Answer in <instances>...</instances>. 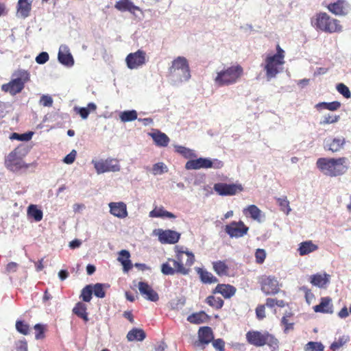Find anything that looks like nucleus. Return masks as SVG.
Listing matches in <instances>:
<instances>
[{
    "label": "nucleus",
    "instance_id": "obj_1",
    "mask_svg": "<svg viewBox=\"0 0 351 351\" xmlns=\"http://www.w3.org/2000/svg\"><path fill=\"white\" fill-rule=\"evenodd\" d=\"M176 258L172 259L174 268L171 267L168 263L161 265V271L165 275H173L176 273L182 275H188L190 272V267L195 262V256L192 252L183 246H176Z\"/></svg>",
    "mask_w": 351,
    "mask_h": 351
},
{
    "label": "nucleus",
    "instance_id": "obj_2",
    "mask_svg": "<svg viewBox=\"0 0 351 351\" xmlns=\"http://www.w3.org/2000/svg\"><path fill=\"white\" fill-rule=\"evenodd\" d=\"M316 166L324 175L337 177L346 173L349 168V160L346 157L319 158Z\"/></svg>",
    "mask_w": 351,
    "mask_h": 351
},
{
    "label": "nucleus",
    "instance_id": "obj_3",
    "mask_svg": "<svg viewBox=\"0 0 351 351\" xmlns=\"http://www.w3.org/2000/svg\"><path fill=\"white\" fill-rule=\"evenodd\" d=\"M168 73L174 84L187 82L191 78V71L187 59L184 56L175 58L171 62Z\"/></svg>",
    "mask_w": 351,
    "mask_h": 351
},
{
    "label": "nucleus",
    "instance_id": "obj_4",
    "mask_svg": "<svg viewBox=\"0 0 351 351\" xmlns=\"http://www.w3.org/2000/svg\"><path fill=\"white\" fill-rule=\"evenodd\" d=\"M243 74V67L238 64H233L217 71L214 82L219 87L233 85L239 81Z\"/></svg>",
    "mask_w": 351,
    "mask_h": 351
},
{
    "label": "nucleus",
    "instance_id": "obj_5",
    "mask_svg": "<svg viewBox=\"0 0 351 351\" xmlns=\"http://www.w3.org/2000/svg\"><path fill=\"white\" fill-rule=\"evenodd\" d=\"M246 339L249 343L255 346L267 345L271 351H276L279 348L278 340L267 331L263 332L258 330L248 331L246 333Z\"/></svg>",
    "mask_w": 351,
    "mask_h": 351
},
{
    "label": "nucleus",
    "instance_id": "obj_6",
    "mask_svg": "<svg viewBox=\"0 0 351 351\" xmlns=\"http://www.w3.org/2000/svg\"><path fill=\"white\" fill-rule=\"evenodd\" d=\"M12 77L10 82L1 86V90L14 96L22 91L25 83L29 80L30 74L26 70L19 69L12 73Z\"/></svg>",
    "mask_w": 351,
    "mask_h": 351
},
{
    "label": "nucleus",
    "instance_id": "obj_7",
    "mask_svg": "<svg viewBox=\"0 0 351 351\" xmlns=\"http://www.w3.org/2000/svg\"><path fill=\"white\" fill-rule=\"evenodd\" d=\"M313 24L317 29L326 33L332 34L342 31V26L340 25L339 21L330 17L325 12L317 14Z\"/></svg>",
    "mask_w": 351,
    "mask_h": 351
},
{
    "label": "nucleus",
    "instance_id": "obj_8",
    "mask_svg": "<svg viewBox=\"0 0 351 351\" xmlns=\"http://www.w3.org/2000/svg\"><path fill=\"white\" fill-rule=\"evenodd\" d=\"M284 51L278 46L277 53L267 56L265 60L264 69L266 71V77L268 81L276 77L280 72V66L285 63Z\"/></svg>",
    "mask_w": 351,
    "mask_h": 351
},
{
    "label": "nucleus",
    "instance_id": "obj_9",
    "mask_svg": "<svg viewBox=\"0 0 351 351\" xmlns=\"http://www.w3.org/2000/svg\"><path fill=\"white\" fill-rule=\"evenodd\" d=\"M223 166V162L217 158L210 159L208 158H199L195 160H189L185 165L187 170L213 168L215 169H221Z\"/></svg>",
    "mask_w": 351,
    "mask_h": 351
},
{
    "label": "nucleus",
    "instance_id": "obj_10",
    "mask_svg": "<svg viewBox=\"0 0 351 351\" xmlns=\"http://www.w3.org/2000/svg\"><path fill=\"white\" fill-rule=\"evenodd\" d=\"M91 163L94 165L97 174L106 172H117L121 169L119 161L114 158H108L105 160H92Z\"/></svg>",
    "mask_w": 351,
    "mask_h": 351
},
{
    "label": "nucleus",
    "instance_id": "obj_11",
    "mask_svg": "<svg viewBox=\"0 0 351 351\" xmlns=\"http://www.w3.org/2000/svg\"><path fill=\"white\" fill-rule=\"evenodd\" d=\"M5 165L10 171L14 173H18L23 169L25 170L29 168L31 164L25 163L21 158L18 156L17 150L14 149L7 156Z\"/></svg>",
    "mask_w": 351,
    "mask_h": 351
},
{
    "label": "nucleus",
    "instance_id": "obj_12",
    "mask_svg": "<svg viewBox=\"0 0 351 351\" xmlns=\"http://www.w3.org/2000/svg\"><path fill=\"white\" fill-rule=\"evenodd\" d=\"M214 191L221 196H232L243 190V186L239 183L227 184L217 182L213 186Z\"/></svg>",
    "mask_w": 351,
    "mask_h": 351
},
{
    "label": "nucleus",
    "instance_id": "obj_13",
    "mask_svg": "<svg viewBox=\"0 0 351 351\" xmlns=\"http://www.w3.org/2000/svg\"><path fill=\"white\" fill-rule=\"evenodd\" d=\"M125 62L130 69H137L146 63V53L143 50L138 49L134 53H129Z\"/></svg>",
    "mask_w": 351,
    "mask_h": 351
},
{
    "label": "nucleus",
    "instance_id": "obj_14",
    "mask_svg": "<svg viewBox=\"0 0 351 351\" xmlns=\"http://www.w3.org/2000/svg\"><path fill=\"white\" fill-rule=\"evenodd\" d=\"M261 290L265 295H275L280 291L279 283L276 278L269 276L262 278Z\"/></svg>",
    "mask_w": 351,
    "mask_h": 351
},
{
    "label": "nucleus",
    "instance_id": "obj_15",
    "mask_svg": "<svg viewBox=\"0 0 351 351\" xmlns=\"http://www.w3.org/2000/svg\"><path fill=\"white\" fill-rule=\"evenodd\" d=\"M328 10L336 16H345L351 10L350 4L346 0H337L327 5Z\"/></svg>",
    "mask_w": 351,
    "mask_h": 351
},
{
    "label": "nucleus",
    "instance_id": "obj_16",
    "mask_svg": "<svg viewBox=\"0 0 351 351\" xmlns=\"http://www.w3.org/2000/svg\"><path fill=\"white\" fill-rule=\"evenodd\" d=\"M225 231L232 238H239L247 233L248 227L241 221L239 222L233 221L226 226Z\"/></svg>",
    "mask_w": 351,
    "mask_h": 351
},
{
    "label": "nucleus",
    "instance_id": "obj_17",
    "mask_svg": "<svg viewBox=\"0 0 351 351\" xmlns=\"http://www.w3.org/2000/svg\"><path fill=\"white\" fill-rule=\"evenodd\" d=\"M154 232L158 236V240L161 243L174 244L180 238V234L175 230L157 229Z\"/></svg>",
    "mask_w": 351,
    "mask_h": 351
},
{
    "label": "nucleus",
    "instance_id": "obj_18",
    "mask_svg": "<svg viewBox=\"0 0 351 351\" xmlns=\"http://www.w3.org/2000/svg\"><path fill=\"white\" fill-rule=\"evenodd\" d=\"M346 144V138L342 136L328 137L324 141V149L336 153L343 149Z\"/></svg>",
    "mask_w": 351,
    "mask_h": 351
},
{
    "label": "nucleus",
    "instance_id": "obj_19",
    "mask_svg": "<svg viewBox=\"0 0 351 351\" xmlns=\"http://www.w3.org/2000/svg\"><path fill=\"white\" fill-rule=\"evenodd\" d=\"M58 60L62 65L71 67L74 65V59L66 45H61L58 54Z\"/></svg>",
    "mask_w": 351,
    "mask_h": 351
},
{
    "label": "nucleus",
    "instance_id": "obj_20",
    "mask_svg": "<svg viewBox=\"0 0 351 351\" xmlns=\"http://www.w3.org/2000/svg\"><path fill=\"white\" fill-rule=\"evenodd\" d=\"M199 342L196 343L197 346H201L204 348V345H208L214 339V335L212 329L208 326L201 327L198 331Z\"/></svg>",
    "mask_w": 351,
    "mask_h": 351
},
{
    "label": "nucleus",
    "instance_id": "obj_21",
    "mask_svg": "<svg viewBox=\"0 0 351 351\" xmlns=\"http://www.w3.org/2000/svg\"><path fill=\"white\" fill-rule=\"evenodd\" d=\"M141 294L147 300L157 302L159 300L158 294L147 282H139L138 285Z\"/></svg>",
    "mask_w": 351,
    "mask_h": 351
},
{
    "label": "nucleus",
    "instance_id": "obj_22",
    "mask_svg": "<svg viewBox=\"0 0 351 351\" xmlns=\"http://www.w3.org/2000/svg\"><path fill=\"white\" fill-rule=\"evenodd\" d=\"M110 213L119 219H124L128 216L127 206L123 202H110L108 204Z\"/></svg>",
    "mask_w": 351,
    "mask_h": 351
},
{
    "label": "nucleus",
    "instance_id": "obj_23",
    "mask_svg": "<svg viewBox=\"0 0 351 351\" xmlns=\"http://www.w3.org/2000/svg\"><path fill=\"white\" fill-rule=\"evenodd\" d=\"M332 300L329 297L321 298L319 304L313 306V310L316 313H332L333 306L331 303Z\"/></svg>",
    "mask_w": 351,
    "mask_h": 351
},
{
    "label": "nucleus",
    "instance_id": "obj_24",
    "mask_svg": "<svg viewBox=\"0 0 351 351\" xmlns=\"http://www.w3.org/2000/svg\"><path fill=\"white\" fill-rule=\"evenodd\" d=\"M114 8L121 12H130L132 14H134L136 10H140V8L130 0H119L116 2Z\"/></svg>",
    "mask_w": 351,
    "mask_h": 351
},
{
    "label": "nucleus",
    "instance_id": "obj_25",
    "mask_svg": "<svg viewBox=\"0 0 351 351\" xmlns=\"http://www.w3.org/2000/svg\"><path fill=\"white\" fill-rule=\"evenodd\" d=\"M149 135L152 136L155 144L158 147H167L170 141L168 136L159 130L149 133Z\"/></svg>",
    "mask_w": 351,
    "mask_h": 351
},
{
    "label": "nucleus",
    "instance_id": "obj_26",
    "mask_svg": "<svg viewBox=\"0 0 351 351\" xmlns=\"http://www.w3.org/2000/svg\"><path fill=\"white\" fill-rule=\"evenodd\" d=\"M318 249V246L313 243L312 241H306L299 245L298 251L300 256H304L315 252Z\"/></svg>",
    "mask_w": 351,
    "mask_h": 351
},
{
    "label": "nucleus",
    "instance_id": "obj_27",
    "mask_svg": "<svg viewBox=\"0 0 351 351\" xmlns=\"http://www.w3.org/2000/svg\"><path fill=\"white\" fill-rule=\"evenodd\" d=\"M197 273L199 274L201 281L204 284H213L218 282V279L214 276L210 272L199 267L195 268Z\"/></svg>",
    "mask_w": 351,
    "mask_h": 351
},
{
    "label": "nucleus",
    "instance_id": "obj_28",
    "mask_svg": "<svg viewBox=\"0 0 351 351\" xmlns=\"http://www.w3.org/2000/svg\"><path fill=\"white\" fill-rule=\"evenodd\" d=\"M235 292L236 289L230 285H218L215 289V293H221L225 298H231Z\"/></svg>",
    "mask_w": 351,
    "mask_h": 351
},
{
    "label": "nucleus",
    "instance_id": "obj_29",
    "mask_svg": "<svg viewBox=\"0 0 351 351\" xmlns=\"http://www.w3.org/2000/svg\"><path fill=\"white\" fill-rule=\"evenodd\" d=\"M149 217L152 218L156 217L169 219H175L176 217L173 213L165 210L163 207H156L154 210L149 212Z\"/></svg>",
    "mask_w": 351,
    "mask_h": 351
},
{
    "label": "nucleus",
    "instance_id": "obj_30",
    "mask_svg": "<svg viewBox=\"0 0 351 351\" xmlns=\"http://www.w3.org/2000/svg\"><path fill=\"white\" fill-rule=\"evenodd\" d=\"M328 274H317L311 276V283L317 287H324L329 282Z\"/></svg>",
    "mask_w": 351,
    "mask_h": 351
},
{
    "label": "nucleus",
    "instance_id": "obj_31",
    "mask_svg": "<svg viewBox=\"0 0 351 351\" xmlns=\"http://www.w3.org/2000/svg\"><path fill=\"white\" fill-rule=\"evenodd\" d=\"M146 337V334L143 330L140 328H132L127 334V339L129 341H142Z\"/></svg>",
    "mask_w": 351,
    "mask_h": 351
},
{
    "label": "nucleus",
    "instance_id": "obj_32",
    "mask_svg": "<svg viewBox=\"0 0 351 351\" xmlns=\"http://www.w3.org/2000/svg\"><path fill=\"white\" fill-rule=\"evenodd\" d=\"M130 254L128 250H122L119 252L118 261L121 262L123 266V270L128 271L132 268V263L130 260Z\"/></svg>",
    "mask_w": 351,
    "mask_h": 351
},
{
    "label": "nucleus",
    "instance_id": "obj_33",
    "mask_svg": "<svg viewBox=\"0 0 351 351\" xmlns=\"http://www.w3.org/2000/svg\"><path fill=\"white\" fill-rule=\"evenodd\" d=\"M86 305L81 302H77L73 309V313L84 319V322L88 321V313L86 312Z\"/></svg>",
    "mask_w": 351,
    "mask_h": 351
},
{
    "label": "nucleus",
    "instance_id": "obj_34",
    "mask_svg": "<svg viewBox=\"0 0 351 351\" xmlns=\"http://www.w3.org/2000/svg\"><path fill=\"white\" fill-rule=\"evenodd\" d=\"M243 213L246 216H250L254 220L258 221H261V210L256 205H250L246 208H244Z\"/></svg>",
    "mask_w": 351,
    "mask_h": 351
},
{
    "label": "nucleus",
    "instance_id": "obj_35",
    "mask_svg": "<svg viewBox=\"0 0 351 351\" xmlns=\"http://www.w3.org/2000/svg\"><path fill=\"white\" fill-rule=\"evenodd\" d=\"M213 268L218 276H227L228 274V266L225 261H218L213 262Z\"/></svg>",
    "mask_w": 351,
    "mask_h": 351
},
{
    "label": "nucleus",
    "instance_id": "obj_36",
    "mask_svg": "<svg viewBox=\"0 0 351 351\" xmlns=\"http://www.w3.org/2000/svg\"><path fill=\"white\" fill-rule=\"evenodd\" d=\"M32 9V5L29 2H23L17 4V14L22 19H25L29 16Z\"/></svg>",
    "mask_w": 351,
    "mask_h": 351
},
{
    "label": "nucleus",
    "instance_id": "obj_37",
    "mask_svg": "<svg viewBox=\"0 0 351 351\" xmlns=\"http://www.w3.org/2000/svg\"><path fill=\"white\" fill-rule=\"evenodd\" d=\"M27 215L38 222L42 220L43 213L40 209L37 208L36 205L31 204L27 208Z\"/></svg>",
    "mask_w": 351,
    "mask_h": 351
},
{
    "label": "nucleus",
    "instance_id": "obj_38",
    "mask_svg": "<svg viewBox=\"0 0 351 351\" xmlns=\"http://www.w3.org/2000/svg\"><path fill=\"white\" fill-rule=\"evenodd\" d=\"M137 112L135 110H124L119 114V118L123 123L137 119Z\"/></svg>",
    "mask_w": 351,
    "mask_h": 351
},
{
    "label": "nucleus",
    "instance_id": "obj_39",
    "mask_svg": "<svg viewBox=\"0 0 351 351\" xmlns=\"http://www.w3.org/2000/svg\"><path fill=\"white\" fill-rule=\"evenodd\" d=\"M174 147L176 152L182 155L185 158H192L196 157V154L193 149L182 145H175Z\"/></svg>",
    "mask_w": 351,
    "mask_h": 351
},
{
    "label": "nucleus",
    "instance_id": "obj_40",
    "mask_svg": "<svg viewBox=\"0 0 351 351\" xmlns=\"http://www.w3.org/2000/svg\"><path fill=\"white\" fill-rule=\"evenodd\" d=\"M206 317L207 315L204 312L201 311L190 315L187 317V321L192 324H199L203 323L206 319Z\"/></svg>",
    "mask_w": 351,
    "mask_h": 351
},
{
    "label": "nucleus",
    "instance_id": "obj_41",
    "mask_svg": "<svg viewBox=\"0 0 351 351\" xmlns=\"http://www.w3.org/2000/svg\"><path fill=\"white\" fill-rule=\"evenodd\" d=\"M206 301L209 306L216 309H220L223 305V300L220 297L209 295L206 298Z\"/></svg>",
    "mask_w": 351,
    "mask_h": 351
},
{
    "label": "nucleus",
    "instance_id": "obj_42",
    "mask_svg": "<svg viewBox=\"0 0 351 351\" xmlns=\"http://www.w3.org/2000/svg\"><path fill=\"white\" fill-rule=\"evenodd\" d=\"M340 119V116L337 114H325L319 121L321 125H325L327 124H332L338 122Z\"/></svg>",
    "mask_w": 351,
    "mask_h": 351
},
{
    "label": "nucleus",
    "instance_id": "obj_43",
    "mask_svg": "<svg viewBox=\"0 0 351 351\" xmlns=\"http://www.w3.org/2000/svg\"><path fill=\"white\" fill-rule=\"evenodd\" d=\"M324 346L318 341H309L304 347L305 351H324Z\"/></svg>",
    "mask_w": 351,
    "mask_h": 351
},
{
    "label": "nucleus",
    "instance_id": "obj_44",
    "mask_svg": "<svg viewBox=\"0 0 351 351\" xmlns=\"http://www.w3.org/2000/svg\"><path fill=\"white\" fill-rule=\"evenodd\" d=\"M93 295V285H86L84 288L82 289L80 297L82 298L83 301L86 302H88L90 301Z\"/></svg>",
    "mask_w": 351,
    "mask_h": 351
},
{
    "label": "nucleus",
    "instance_id": "obj_45",
    "mask_svg": "<svg viewBox=\"0 0 351 351\" xmlns=\"http://www.w3.org/2000/svg\"><path fill=\"white\" fill-rule=\"evenodd\" d=\"M104 287H109L107 285L96 283L93 286V293L94 295L99 298H104L106 295V293L104 290Z\"/></svg>",
    "mask_w": 351,
    "mask_h": 351
},
{
    "label": "nucleus",
    "instance_id": "obj_46",
    "mask_svg": "<svg viewBox=\"0 0 351 351\" xmlns=\"http://www.w3.org/2000/svg\"><path fill=\"white\" fill-rule=\"evenodd\" d=\"M349 340V337L348 336H342L339 338L337 341H334L331 343L330 348L332 351L338 350L341 346L346 344Z\"/></svg>",
    "mask_w": 351,
    "mask_h": 351
},
{
    "label": "nucleus",
    "instance_id": "obj_47",
    "mask_svg": "<svg viewBox=\"0 0 351 351\" xmlns=\"http://www.w3.org/2000/svg\"><path fill=\"white\" fill-rule=\"evenodd\" d=\"M34 134L33 132H28L23 134L12 133L10 138L16 139L21 141H28L32 139Z\"/></svg>",
    "mask_w": 351,
    "mask_h": 351
},
{
    "label": "nucleus",
    "instance_id": "obj_48",
    "mask_svg": "<svg viewBox=\"0 0 351 351\" xmlns=\"http://www.w3.org/2000/svg\"><path fill=\"white\" fill-rule=\"evenodd\" d=\"M276 200L280 207L281 210L288 215L291 211V208L289 206V202L287 200V197H278L276 198Z\"/></svg>",
    "mask_w": 351,
    "mask_h": 351
},
{
    "label": "nucleus",
    "instance_id": "obj_49",
    "mask_svg": "<svg viewBox=\"0 0 351 351\" xmlns=\"http://www.w3.org/2000/svg\"><path fill=\"white\" fill-rule=\"evenodd\" d=\"M167 171V167L163 162H158L153 165L152 172L154 175H161Z\"/></svg>",
    "mask_w": 351,
    "mask_h": 351
},
{
    "label": "nucleus",
    "instance_id": "obj_50",
    "mask_svg": "<svg viewBox=\"0 0 351 351\" xmlns=\"http://www.w3.org/2000/svg\"><path fill=\"white\" fill-rule=\"evenodd\" d=\"M336 88L337 91L341 94L345 98L349 99L351 97V93L348 86L343 83H339L337 85Z\"/></svg>",
    "mask_w": 351,
    "mask_h": 351
},
{
    "label": "nucleus",
    "instance_id": "obj_51",
    "mask_svg": "<svg viewBox=\"0 0 351 351\" xmlns=\"http://www.w3.org/2000/svg\"><path fill=\"white\" fill-rule=\"evenodd\" d=\"M16 329L19 332L25 335L29 332V326L23 321L19 320L16 322Z\"/></svg>",
    "mask_w": 351,
    "mask_h": 351
},
{
    "label": "nucleus",
    "instance_id": "obj_52",
    "mask_svg": "<svg viewBox=\"0 0 351 351\" xmlns=\"http://www.w3.org/2000/svg\"><path fill=\"white\" fill-rule=\"evenodd\" d=\"M40 104L45 107H50L53 104V99L48 95H43L40 97Z\"/></svg>",
    "mask_w": 351,
    "mask_h": 351
},
{
    "label": "nucleus",
    "instance_id": "obj_53",
    "mask_svg": "<svg viewBox=\"0 0 351 351\" xmlns=\"http://www.w3.org/2000/svg\"><path fill=\"white\" fill-rule=\"evenodd\" d=\"M255 257L257 263H263L266 257L265 251L263 249H257L255 253Z\"/></svg>",
    "mask_w": 351,
    "mask_h": 351
},
{
    "label": "nucleus",
    "instance_id": "obj_54",
    "mask_svg": "<svg viewBox=\"0 0 351 351\" xmlns=\"http://www.w3.org/2000/svg\"><path fill=\"white\" fill-rule=\"evenodd\" d=\"M49 59V54L45 51H43L36 57V62L39 64H43L46 63Z\"/></svg>",
    "mask_w": 351,
    "mask_h": 351
},
{
    "label": "nucleus",
    "instance_id": "obj_55",
    "mask_svg": "<svg viewBox=\"0 0 351 351\" xmlns=\"http://www.w3.org/2000/svg\"><path fill=\"white\" fill-rule=\"evenodd\" d=\"M213 346L217 351L225 350V342L221 339L213 340Z\"/></svg>",
    "mask_w": 351,
    "mask_h": 351
},
{
    "label": "nucleus",
    "instance_id": "obj_56",
    "mask_svg": "<svg viewBox=\"0 0 351 351\" xmlns=\"http://www.w3.org/2000/svg\"><path fill=\"white\" fill-rule=\"evenodd\" d=\"M75 111L80 115V117L83 119H86L88 118L89 115V110L86 108L84 107H75L74 108Z\"/></svg>",
    "mask_w": 351,
    "mask_h": 351
},
{
    "label": "nucleus",
    "instance_id": "obj_57",
    "mask_svg": "<svg viewBox=\"0 0 351 351\" xmlns=\"http://www.w3.org/2000/svg\"><path fill=\"white\" fill-rule=\"evenodd\" d=\"M77 152L75 149H73L69 154H67L63 159V162L66 164H72L75 159Z\"/></svg>",
    "mask_w": 351,
    "mask_h": 351
},
{
    "label": "nucleus",
    "instance_id": "obj_58",
    "mask_svg": "<svg viewBox=\"0 0 351 351\" xmlns=\"http://www.w3.org/2000/svg\"><path fill=\"white\" fill-rule=\"evenodd\" d=\"M36 330V339H40L44 337V326L40 324H36L34 326Z\"/></svg>",
    "mask_w": 351,
    "mask_h": 351
},
{
    "label": "nucleus",
    "instance_id": "obj_59",
    "mask_svg": "<svg viewBox=\"0 0 351 351\" xmlns=\"http://www.w3.org/2000/svg\"><path fill=\"white\" fill-rule=\"evenodd\" d=\"M281 323L285 326L284 332L287 333L290 330L293 329V323L289 322L288 319L285 316L282 317Z\"/></svg>",
    "mask_w": 351,
    "mask_h": 351
},
{
    "label": "nucleus",
    "instance_id": "obj_60",
    "mask_svg": "<svg viewBox=\"0 0 351 351\" xmlns=\"http://www.w3.org/2000/svg\"><path fill=\"white\" fill-rule=\"evenodd\" d=\"M265 305H258L256 308V315L258 319H263L265 317Z\"/></svg>",
    "mask_w": 351,
    "mask_h": 351
},
{
    "label": "nucleus",
    "instance_id": "obj_61",
    "mask_svg": "<svg viewBox=\"0 0 351 351\" xmlns=\"http://www.w3.org/2000/svg\"><path fill=\"white\" fill-rule=\"evenodd\" d=\"M341 106V102L338 101H334L332 102H328V106L326 110L330 111H335L337 110Z\"/></svg>",
    "mask_w": 351,
    "mask_h": 351
},
{
    "label": "nucleus",
    "instance_id": "obj_62",
    "mask_svg": "<svg viewBox=\"0 0 351 351\" xmlns=\"http://www.w3.org/2000/svg\"><path fill=\"white\" fill-rule=\"evenodd\" d=\"M18 264L15 262H10L6 266V271L8 273L15 272L18 268Z\"/></svg>",
    "mask_w": 351,
    "mask_h": 351
},
{
    "label": "nucleus",
    "instance_id": "obj_63",
    "mask_svg": "<svg viewBox=\"0 0 351 351\" xmlns=\"http://www.w3.org/2000/svg\"><path fill=\"white\" fill-rule=\"evenodd\" d=\"M16 351H27V344L25 340L19 342L16 346Z\"/></svg>",
    "mask_w": 351,
    "mask_h": 351
},
{
    "label": "nucleus",
    "instance_id": "obj_64",
    "mask_svg": "<svg viewBox=\"0 0 351 351\" xmlns=\"http://www.w3.org/2000/svg\"><path fill=\"white\" fill-rule=\"evenodd\" d=\"M82 245V241L79 239H74L69 243V246L71 249H75L79 247Z\"/></svg>",
    "mask_w": 351,
    "mask_h": 351
}]
</instances>
